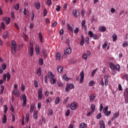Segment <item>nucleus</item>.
Wrapping results in <instances>:
<instances>
[{
  "label": "nucleus",
  "instance_id": "1",
  "mask_svg": "<svg viewBox=\"0 0 128 128\" xmlns=\"http://www.w3.org/2000/svg\"><path fill=\"white\" fill-rule=\"evenodd\" d=\"M12 52L13 54H16V50H18L20 48V45L16 44V41L12 40Z\"/></svg>",
  "mask_w": 128,
  "mask_h": 128
},
{
  "label": "nucleus",
  "instance_id": "2",
  "mask_svg": "<svg viewBox=\"0 0 128 128\" xmlns=\"http://www.w3.org/2000/svg\"><path fill=\"white\" fill-rule=\"evenodd\" d=\"M30 49L28 50V52L30 56H32L34 55V44L32 43V42H30Z\"/></svg>",
  "mask_w": 128,
  "mask_h": 128
},
{
  "label": "nucleus",
  "instance_id": "3",
  "mask_svg": "<svg viewBox=\"0 0 128 128\" xmlns=\"http://www.w3.org/2000/svg\"><path fill=\"white\" fill-rule=\"evenodd\" d=\"M38 100H40L42 99V89L39 88L38 90Z\"/></svg>",
  "mask_w": 128,
  "mask_h": 128
},
{
  "label": "nucleus",
  "instance_id": "4",
  "mask_svg": "<svg viewBox=\"0 0 128 128\" xmlns=\"http://www.w3.org/2000/svg\"><path fill=\"white\" fill-rule=\"evenodd\" d=\"M69 88L70 90H72V88H74V86L72 84H68L65 89L66 92H68Z\"/></svg>",
  "mask_w": 128,
  "mask_h": 128
},
{
  "label": "nucleus",
  "instance_id": "5",
  "mask_svg": "<svg viewBox=\"0 0 128 128\" xmlns=\"http://www.w3.org/2000/svg\"><path fill=\"white\" fill-rule=\"evenodd\" d=\"M6 78L8 81L10 80V73L8 72H7L6 74H4L3 76V80H4L5 81L6 80Z\"/></svg>",
  "mask_w": 128,
  "mask_h": 128
},
{
  "label": "nucleus",
  "instance_id": "6",
  "mask_svg": "<svg viewBox=\"0 0 128 128\" xmlns=\"http://www.w3.org/2000/svg\"><path fill=\"white\" fill-rule=\"evenodd\" d=\"M80 84H82L84 82V71H82L80 73Z\"/></svg>",
  "mask_w": 128,
  "mask_h": 128
},
{
  "label": "nucleus",
  "instance_id": "7",
  "mask_svg": "<svg viewBox=\"0 0 128 128\" xmlns=\"http://www.w3.org/2000/svg\"><path fill=\"white\" fill-rule=\"evenodd\" d=\"M22 100H23V104H22V106L24 108L26 106V96L24 94L22 96Z\"/></svg>",
  "mask_w": 128,
  "mask_h": 128
},
{
  "label": "nucleus",
  "instance_id": "8",
  "mask_svg": "<svg viewBox=\"0 0 128 128\" xmlns=\"http://www.w3.org/2000/svg\"><path fill=\"white\" fill-rule=\"evenodd\" d=\"M70 108L72 110H74L76 108V102H72L70 104Z\"/></svg>",
  "mask_w": 128,
  "mask_h": 128
},
{
  "label": "nucleus",
  "instance_id": "9",
  "mask_svg": "<svg viewBox=\"0 0 128 128\" xmlns=\"http://www.w3.org/2000/svg\"><path fill=\"white\" fill-rule=\"evenodd\" d=\"M96 99V96H94V94H91L90 96H89V100L90 102H92L94 100Z\"/></svg>",
  "mask_w": 128,
  "mask_h": 128
},
{
  "label": "nucleus",
  "instance_id": "10",
  "mask_svg": "<svg viewBox=\"0 0 128 128\" xmlns=\"http://www.w3.org/2000/svg\"><path fill=\"white\" fill-rule=\"evenodd\" d=\"M72 14L74 16H75L76 18H78V16H80V11L76 10H74L72 12Z\"/></svg>",
  "mask_w": 128,
  "mask_h": 128
},
{
  "label": "nucleus",
  "instance_id": "11",
  "mask_svg": "<svg viewBox=\"0 0 128 128\" xmlns=\"http://www.w3.org/2000/svg\"><path fill=\"white\" fill-rule=\"evenodd\" d=\"M58 72L60 74H62L64 72V68L61 66H58Z\"/></svg>",
  "mask_w": 128,
  "mask_h": 128
},
{
  "label": "nucleus",
  "instance_id": "12",
  "mask_svg": "<svg viewBox=\"0 0 128 128\" xmlns=\"http://www.w3.org/2000/svg\"><path fill=\"white\" fill-rule=\"evenodd\" d=\"M82 26L84 28L85 30H86L88 29V27L86 25V20H84L82 21Z\"/></svg>",
  "mask_w": 128,
  "mask_h": 128
},
{
  "label": "nucleus",
  "instance_id": "13",
  "mask_svg": "<svg viewBox=\"0 0 128 128\" xmlns=\"http://www.w3.org/2000/svg\"><path fill=\"white\" fill-rule=\"evenodd\" d=\"M13 94H14V96H16L17 98L20 96V92H18V90H14L13 91Z\"/></svg>",
  "mask_w": 128,
  "mask_h": 128
},
{
  "label": "nucleus",
  "instance_id": "14",
  "mask_svg": "<svg viewBox=\"0 0 128 128\" xmlns=\"http://www.w3.org/2000/svg\"><path fill=\"white\" fill-rule=\"evenodd\" d=\"M36 74H38V76H42V70H41V68L40 67H39L38 68H37L36 70Z\"/></svg>",
  "mask_w": 128,
  "mask_h": 128
},
{
  "label": "nucleus",
  "instance_id": "15",
  "mask_svg": "<svg viewBox=\"0 0 128 128\" xmlns=\"http://www.w3.org/2000/svg\"><path fill=\"white\" fill-rule=\"evenodd\" d=\"M110 68L111 70H116V66H114V62H110Z\"/></svg>",
  "mask_w": 128,
  "mask_h": 128
},
{
  "label": "nucleus",
  "instance_id": "16",
  "mask_svg": "<svg viewBox=\"0 0 128 128\" xmlns=\"http://www.w3.org/2000/svg\"><path fill=\"white\" fill-rule=\"evenodd\" d=\"M106 30V28L104 26H102L100 28V31L102 32H104Z\"/></svg>",
  "mask_w": 128,
  "mask_h": 128
},
{
  "label": "nucleus",
  "instance_id": "17",
  "mask_svg": "<svg viewBox=\"0 0 128 128\" xmlns=\"http://www.w3.org/2000/svg\"><path fill=\"white\" fill-rule=\"evenodd\" d=\"M48 78L52 80L54 78V74L52 72H49L48 73Z\"/></svg>",
  "mask_w": 128,
  "mask_h": 128
},
{
  "label": "nucleus",
  "instance_id": "18",
  "mask_svg": "<svg viewBox=\"0 0 128 128\" xmlns=\"http://www.w3.org/2000/svg\"><path fill=\"white\" fill-rule=\"evenodd\" d=\"M33 118L34 120H36V118H38V111L36 110L34 111Z\"/></svg>",
  "mask_w": 128,
  "mask_h": 128
},
{
  "label": "nucleus",
  "instance_id": "19",
  "mask_svg": "<svg viewBox=\"0 0 128 128\" xmlns=\"http://www.w3.org/2000/svg\"><path fill=\"white\" fill-rule=\"evenodd\" d=\"M38 36H39V38L40 42H42V39L44 38V37H42V32H39Z\"/></svg>",
  "mask_w": 128,
  "mask_h": 128
},
{
  "label": "nucleus",
  "instance_id": "20",
  "mask_svg": "<svg viewBox=\"0 0 128 128\" xmlns=\"http://www.w3.org/2000/svg\"><path fill=\"white\" fill-rule=\"evenodd\" d=\"M6 120H7L6 115L4 114L2 118V123L6 124Z\"/></svg>",
  "mask_w": 128,
  "mask_h": 128
},
{
  "label": "nucleus",
  "instance_id": "21",
  "mask_svg": "<svg viewBox=\"0 0 128 128\" xmlns=\"http://www.w3.org/2000/svg\"><path fill=\"white\" fill-rule=\"evenodd\" d=\"M124 96H126V98H128V88H126V90L124 92Z\"/></svg>",
  "mask_w": 128,
  "mask_h": 128
},
{
  "label": "nucleus",
  "instance_id": "22",
  "mask_svg": "<svg viewBox=\"0 0 128 128\" xmlns=\"http://www.w3.org/2000/svg\"><path fill=\"white\" fill-rule=\"evenodd\" d=\"M56 60H60V53H56Z\"/></svg>",
  "mask_w": 128,
  "mask_h": 128
},
{
  "label": "nucleus",
  "instance_id": "23",
  "mask_svg": "<svg viewBox=\"0 0 128 128\" xmlns=\"http://www.w3.org/2000/svg\"><path fill=\"white\" fill-rule=\"evenodd\" d=\"M34 6H36L37 10H40V4L35 2Z\"/></svg>",
  "mask_w": 128,
  "mask_h": 128
},
{
  "label": "nucleus",
  "instance_id": "24",
  "mask_svg": "<svg viewBox=\"0 0 128 128\" xmlns=\"http://www.w3.org/2000/svg\"><path fill=\"white\" fill-rule=\"evenodd\" d=\"M26 122H28V120H30V114L27 113L26 115Z\"/></svg>",
  "mask_w": 128,
  "mask_h": 128
},
{
  "label": "nucleus",
  "instance_id": "25",
  "mask_svg": "<svg viewBox=\"0 0 128 128\" xmlns=\"http://www.w3.org/2000/svg\"><path fill=\"white\" fill-rule=\"evenodd\" d=\"M90 108H91L92 112H94V110H96V106L94 105V104H91Z\"/></svg>",
  "mask_w": 128,
  "mask_h": 128
},
{
  "label": "nucleus",
  "instance_id": "26",
  "mask_svg": "<svg viewBox=\"0 0 128 128\" xmlns=\"http://www.w3.org/2000/svg\"><path fill=\"white\" fill-rule=\"evenodd\" d=\"M86 128V124L82 122L80 124V128Z\"/></svg>",
  "mask_w": 128,
  "mask_h": 128
},
{
  "label": "nucleus",
  "instance_id": "27",
  "mask_svg": "<svg viewBox=\"0 0 128 128\" xmlns=\"http://www.w3.org/2000/svg\"><path fill=\"white\" fill-rule=\"evenodd\" d=\"M36 54H40V46H36Z\"/></svg>",
  "mask_w": 128,
  "mask_h": 128
},
{
  "label": "nucleus",
  "instance_id": "28",
  "mask_svg": "<svg viewBox=\"0 0 128 128\" xmlns=\"http://www.w3.org/2000/svg\"><path fill=\"white\" fill-rule=\"evenodd\" d=\"M116 40H118V36H116V34H114L112 35L113 42H116Z\"/></svg>",
  "mask_w": 128,
  "mask_h": 128
},
{
  "label": "nucleus",
  "instance_id": "29",
  "mask_svg": "<svg viewBox=\"0 0 128 128\" xmlns=\"http://www.w3.org/2000/svg\"><path fill=\"white\" fill-rule=\"evenodd\" d=\"M64 80H66V82H68V80H69V78H68V76H66V74H64L63 75V76H62Z\"/></svg>",
  "mask_w": 128,
  "mask_h": 128
},
{
  "label": "nucleus",
  "instance_id": "30",
  "mask_svg": "<svg viewBox=\"0 0 128 128\" xmlns=\"http://www.w3.org/2000/svg\"><path fill=\"white\" fill-rule=\"evenodd\" d=\"M67 28H68V30H69L70 32H74V30H72V28L70 26V24H68Z\"/></svg>",
  "mask_w": 128,
  "mask_h": 128
},
{
  "label": "nucleus",
  "instance_id": "31",
  "mask_svg": "<svg viewBox=\"0 0 128 128\" xmlns=\"http://www.w3.org/2000/svg\"><path fill=\"white\" fill-rule=\"evenodd\" d=\"M60 97H57L55 100L56 104H60Z\"/></svg>",
  "mask_w": 128,
  "mask_h": 128
},
{
  "label": "nucleus",
  "instance_id": "32",
  "mask_svg": "<svg viewBox=\"0 0 128 128\" xmlns=\"http://www.w3.org/2000/svg\"><path fill=\"white\" fill-rule=\"evenodd\" d=\"M34 104H32L30 105V112H34Z\"/></svg>",
  "mask_w": 128,
  "mask_h": 128
},
{
  "label": "nucleus",
  "instance_id": "33",
  "mask_svg": "<svg viewBox=\"0 0 128 128\" xmlns=\"http://www.w3.org/2000/svg\"><path fill=\"white\" fill-rule=\"evenodd\" d=\"M115 69L116 70H118V72H120V64H117L115 66Z\"/></svg>",
  "mask_w": 128,
  "mask_h": 128
},
{
  "label": "nucleus",
  "instance_id": "34",
  "mask_svg": "<svg viewBox=\"0 0 128 128\" xmlns=\"http://www.w3.org/2000/svg\"><path fill=\"white\" fill-rule=\"evenodd\" d=\"M66 52L68 54H72V49L70 48H68L66 50Z\"/></svg>",
  "mask_w": 128,
  "mask_h": 128
},
{
  "label": "nucleus",
  "instance_id": "35",
  "mask_svg": "<svg viewBox=\"0 0 128 128\" xmlns=\"http://www.w3.org/2000/svg\"><path fill=\"white\" fill-rule=\"evenodd\" d=\"M50 82L52 84H54L56 82V78H52L50 80Z\"/></svg>",
  "mask_w": 128,
  "mask_h": 128
},
{
  "label": "nucleus",
  "instance_id": "36",
  "mask_svg": "<svg viewBox=\"0 0 128 128\" xmlns=\"http://www.w3.org/2000/svg\"><path fill=\"white\" fill-rule=\"evenodd\" d=\"M14 8L16 10H18V9L20 8V5L18 4H16L14 6Z\"/></svg>",
  "mask_w": 128,
  "mask_h": 128
},
{
  "label": "nucleus",
  "instance_id": "37",
  "mask_svg": "<svg viewBox=\"0 0 128 128\" xmlns=\"http://www.w3.org/2000/svg\"><path fill=\"white\" fill-rule=\"evenodd\" d=\"M120 116V112H116L114 114V117L115 118H116L118 116Z\"/></svg>",
  "mask_w": 128,
  "mask_h": 128
},
{
  "label": "nucleus",
  "instance_id": "38",
  "mask_svg": "<svg viewBox=\"0 0 128 128\" xmlns=\"http://www.w3.org/2000/svg\"><path fill=\"white\" fill-rule=\"evenodd\" d=\"M98 70V68L94 70L92 73V76H94V74H96V71Z\"/></svg>",
  "mask_w": 128,
  "mask_h": 128
},
{
  "label": "nucleus",
  "instance_id": "39",
  "mask_svg": "<svg viewBox=\"0 0 128 128\" xmlns=\"http://www.w3.org/2000/svg\"><path fill=\"white\" fill-rule=\"evenodd\" d=\"M70 109H68L66 110V113L65 114L66 116H70Z\"/></svg>",
  "mask_w": 128,
  "mask_h": 128
},
{
  "label": "nucleus",
  "instance_id": "40",
  "mask_svg": "<svg viewBox=\"0 0 128 128\" xmlns=\"http://www.w3.org/2000/svg\"><path fill=\"white\" fill-rule=\"evenodd\" d=\"M108 41H106L104 43L102 44V48H106V46H108Z\"/></svg>",
  "mask_w": 128,
  "mask_h": 128
},
{
  "label": "nucleus",
  "instance_id": "41",
  "mask_svg": "<svg viewBox=\"0 0 128 128\" xmlns=\"http://www.w3.org/2000/svg\"><path fill=\"white\" fill-rule=\"evenodd\" d=\"M127 46H128V42L124 41L122 44V46H124V48H126Z\"/></svg>",
  "mask_w": 128,
  "mask_h": 128
},
{
  "label": "nucleus",
  "instance_id": "42",
  "mask_svg": "<svg viewBox=\"0 0 128 128\" xmlns=\"http://www.w3.org/2000/svg\"><path fill=\"white\" fill-rule=\"evenodd\" d=\"M39 64L40 66H42L44 64V60L42 58H40L39 60Z\"/></svg>",
  "mask_w": 128,
  "mask_h": 128
},
{
  "label": "nucleus",
  "instance_id": "43",
  "mask_svg": "<svg viewBox=\"0 0 128 128\" xmlns=\"http://www.w3.org/2000/svg\"><path fill=\"white\" fill-rule=\"evenodd\" d=\"M82 58H84V60H88V56H86V54H83L82 56Z\"/></svg>",
  "mask_w": 128,
  "mask_h": 128
},
{
  "label": "nucleus",
  "instance_id": "44",
  "mask_svg": "<svg viewBox=\"0 0 128 128\" xmlns=\"http://www.w3.org/2000/svg\"><path fill=\"white\" fill-rule=\"evenodd\" d=\"M92 38H94V40H98V36L96 34L93 35Z\"/></svg>",
  "mask_w": 128,
  "mask_h": 128
},
{
  "label": "nucleus",
  "instance_id": "45",
  "mask_svg": "<svg viewBox=\"0 0 128 128\" xmlns=\"http://www.w3.org/2000/svg\"><path fill=\"white\" fill-rule=\"evenodd\" d=\"M104 114L106 116H110V114H112V112L109 111V112H106L104 113Z\"/></svg>",
  "mask_w": 128,
  "mask_h": 128
},
{
  "label": "nucleus",
  "instance_id": "46",
  "mask_svg": "<svg viewBox=\"0 0 128 128\" xmlns=\"http://www.w3.org/2000/svg\"><path fill=\"white\" fill-rule=\"evenodd\" d=\"M0 88L1 94H4V86L3 85H2L0 86Z\"/></svg>",
  "mask_w": 128,
  "mask_h": 128
},
{
  "label": "nucleus",
  "instance_id": "47",
  "mask_svg": "<svg viewBox=\"0 0 128 128\" xmlns=\"http://www.w3.org/2000/svg\"><path fill=\"white\" fill-rule=\"evenodd\" d=\"M46 4H47V6H52V0H48L46 2Z\"/></svg>",
  "mask_w": 128,
  "mask_h": 128
},
{
  "label": "nucleus",
  "instance_id": "48",
  "mask_svg": "<svg viewBox=\"0 0 128 128\" xmlns=\"http://www.w3.org/2000/svg\"><path fill=\"white\" fill-rule=\"evenodd\" d=\"M8 32H4V35H3V38H6L7 36H8Z\"/></svg>",
  "mask_w": 128,
  "mask_h": 128
},
{
  "label": "nucleus",
  "instance_id": "49",
  "mask_svg": "<svg viewBox=\"0 0 128 128\" xmlns=\"http://www.w3.org/2000/svg\"><path fill=\"white\" fill-rule=\"evenodd\" d=\"M88 34L90 38H92V36H94V33L92 31H89Z\"/></svg>",
  "mask_w": 128,
  "mask_h": 128
},
{
  "label": "nucleus",
  "instance_id": "50",
  "mask_svg": "<svg viewBox=\"0 0 128 128\" xmlns=\"http://www.w3.org/2000/svg\"><path fill=\"white\" fill-rule=\"evenodd\" d=\"M10 18H8L6 20V24H10Z\"/></svg>",
  "mask_w": 128,
  "mask_h": 128
},
{
  "label": "nucleus",
  "instance_id": "51",
  "mask_svg": "<svg viewBox=\"0 0 128 128\" xmlns=\"http://www.w3.org/2000/svg\"><path fill=\"white\" fill-rule=\"evenodd\" d=\"M34 86H35V88H38V81L36 80L34 81Z\"/></svg>",
  "mask_w": 128,
  "mask_h": 128
},
{
  "label": "nucleus",
  "instance_id": "52",
  "mask_svg": "<svg viewBox=\"0 0 128 128\" xmlns=\"http://www.w3.org/2000/svg\"><path fill=\"white\" fill-rule=\"evenodd\" d=\"M4 114H6V112H8V106H6V105H4Z\"/></svg>",
  "mask_w": 128,
  "mask_h": 128
},
{
  "label": "nucleus",
  "instance_id": "53",
  "mask_svg": "<svg viewBox=\"0 0 128 128\" xmlns=\"http://www.w3.org/2000/svg\"><path fill=\"white\" fill-rule=\"evenodd\" d=\"M46 14H48V10H46V9H44V16H46Z\"/></svg>",
  "mask_w": 128,
  "mask_h": 128
},
{
  "label": "nucleus",
  "instance_id": "54",
  "mask_svg": "<svg viewBox=\"0 0 128 128\" xmlns=\"http://www.w3.org/2000/svg\"><path fill=\"white\" fill-rule=\"evenodd\" d=\"M0 28H3V30H4V28H6V26H4V22H2L1 24Z\"/></svg>",
  "mask_w": 128,
  "mask_h": 128
},
{
  "label": "nucleus",
  "instance_id": "55",
  "mask_svg": "<svg viewBox=\"0 0 128 128\" xmlns=\"http://www.w3.org/2000/svg\"><path fill=\"white\" fill-rule=\"evenodd\" d=\"M103 109H104V106H102V104H100V110H99L100 112H101L102 111Z\"/></svg>",
  "mask_w": 128,
  "mask_h": 128
},
{
  "label": "nucleus",
  "instance_id": "56",
  "mask_svg": "<svg viewBox=\"0 0 128 128\" xmlns=\"http://www.w3.org/2000/svg\"><path fill=\"white\" fill-rule=\"evenodd\" d=\"M102 118V113H99L97 116H96V118L97 120H100Z\"/></svg>",
  "mask_w": 128,
  "mask_h": 128
},
{
  "label": "nucleus",
  "instance_id": "57",
  "mask_svg": "<svg viewBox=\"0 0 128 128\" xmlns=\"http://www.w3.org/2000/svg\"><path fill=\"white\" fill-rule=\"evenodd\" d=\"M79 31H80V28L76 27V30H74V34H78V32Z\"/></svg>",
  "mask_w": 128,
  "mask_h": 128
},
{
  "label": "nucleus",
  "instance_id": "58",
  "mask_svg": "<svg viewBox=\"0 0 128 128\" xmlns=\"http://www.w3.org/2000/svg\"><path fill=\"white\" fill-rule=\"evenodd\" d=\"M94 84V82L92 80H91L89 83L90 86H92Z\"/></svg>",
  "mask_w": 128,
  "mask_h": 128
},
{
  "label": "nucleus",
  "instance_id": "59",
  "mask_svg": "<svg viewBox=\"0 0 128 128\" xmlns=\"http://www.w3.org/2000/svg\"><path fill=\"white\" fill-rule=\"evenodd\" d=\"M108 106H106L104 108V113H105V112H108Z\"/></svg>",
  "mask_w": 128,
  "mask_h": 128
},
{
  "label": "nucleus",
  "instance_id": "60",
  "mask_svg": "<svg viewBox=\"0 0 128 128\" xmlns=\"http://www.w3.org/2000/svg\"><path fill=\"white\" fill-rule=\"evenodd\" d=\"M11 16H12V20H14V12H11Z\"/></svg>",
  "mask_w": 128,
  "mask_h": 128
},
{
  "label": "nucleus",
  "instance_id": "61",
  "mask_svg": "<svg viewBox=\"0 0 128 128\" xmlns=\"http://www.w3.org/2000/svg\"><path fill=\"white\" fill-rule=\"evenodd\" d=\"M68 98H70L67 97L66 100L64 101L63 104H66V103L67 102H68Z\"/></svg>",
  "mask_w": 128,
  "mask_h": 128
},
{
  "label": "nucleus",
  "instance_id": "62",
  "mask_svg": "<svg viewBox=\"0 0 128 128\" xmlns=\"http://www.w3.org/2000/svg\"><path fill=\"white\" fill-rule=\"evenodd\" d=\"M52 102V98H48L46 99V102L48 103V102Z\"/></svg>",
  "mask_w": 128,
  "mask_h": 128
},
{
  "label": "nucleus",
  "instance_id": "63",
  "mask_svg": "<svg viewBox=\"0 0 128 128\" xmlns=\"http://www.w3.org/2000/svg\"><path fill=\"white\" fill-rule=\"evenodd\" d=\"M84 12H86V10H82L81 12V14L82 16H84Z\"/></svg>",
  "mask_w": 128,
  "mask_h": 128
},
{
  "label": "nucleus",
  "instance_id": "64",
  "mask_svg": "<svg viewBox=\"0 0 128 128\" xmlns=\"http://www.w3.org/2000/svg\"><path fill=\"white\" fill-rule=\"evenodd\" d=\"M45 20H46V24H50V19L48 18H46Z\"/></svg>",
  "mask_w": 128,
  "mask_h": 128
}]
</instances>
